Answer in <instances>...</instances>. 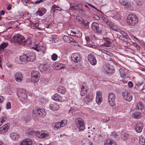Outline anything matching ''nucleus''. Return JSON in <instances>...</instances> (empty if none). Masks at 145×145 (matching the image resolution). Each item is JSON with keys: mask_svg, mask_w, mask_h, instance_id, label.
<instances>
[{"mask_svg": "<svg viewBox=\"0 0 145 145\" xmlns=\"http://www.w3.org/2000/svg\"><path fill=\"white\" fill-rule=\"evenodd\" d=\"M39 25V24L37 23L35 24H33L31 25V27H33L34 29L40 30V29L38 27Z\"/></svg>", "mask_w": 145, "mask_h": 145, "instance_id": "nucleus-45", "label": "nucleus"}, {"mask_svg": "<svg viewBox=\"0 0 145 145\" xmlns=\"http://www.w3.org/2000/svg\"><path fill=\"white\" fill-rule=\"evenodd\" d=\"M58 57L57 55H52L51 58L53 61H56Z\"/></svg>", "mask_w": 145, "mask_h": 145, "instance_id": "nucleus-52", "label": "nucleus"}, {"mask_svg": "<svg viewBox=\"0 0 145 145\" xmlns=\"http://www.w3.org/2000/svg\"><path fill=\"white\" fill-rule=\"evenodd\" d=\"M57 92L63 94H64L66 91L65 88L62 86H59L57 89Z\"/></svg>", "mask_w": 145, "mask_h": 145, "instance_id": "nucleus-30", "label": "nucleus"}, {"mask_svg": "<svg viewBox=\"0 0 145 145\" xmlns=\"http://www.w3.org/2000/svg\"><path fill=\"white\" fill-rule=\"evenodd\" d=\"M88 59L90 63L92 65H95L97 61L93 55H88Z\"/></svg>", "mask_w": 145, "mask_h": 145, "instance_id": "nucleus-18", "label": "nucleus"}, {"mask_svg": "<svg viewBox=\"0 0 145 145\" xmlns=\"http://www.w3.org/2000/svg\"><path fill=\"white\" fill-rule=\"evenodd\" d=\"M144 108L143 104L140 102H139L137 103V108L139 110H142Z\"/></svg>", "mask_w": 145, "mask_h": 145, "instance_id": "nucleus-38", "label": "nucleus"}, {"mask_svg": "<svg viewBox=\"0 0 145 145\" xmlns=\"http://www.w3.org/2000/svg\"><path fill=\"white\" fill-rule=\"evenodd\" d=\"M100 17H101L102 20L107 23V24L110 27L111 29L114 30V26L112 22H110L109 21V20H108L105 17L102 16L101 14Z\"/></svg>", "mask_w": 145, "mask_h": 145, "instance_id": "nucleus-19", "label": "nucleus"}, {"mask_svg": "<svg viewBox=\"0 0 145 145\" xmlns=\"http://www.w3.org/2000/svg\"><path fill=\"white\" fill-rule=\"evenodd\" d=\"M120 72L122 78H124L127 74V70L126 69H121L120 70Z\"/></svg>", "mask_w": 145, "mask_h": 145, "instance_id": "nucleus-33", "label": "nucleus"}, {"mask_svg": "<svg viewBox=\"0 0 145 145\" xmlns=\"http://www.w3.org/2000/svg\"><path fill=\"white\" fill-rule=\"evenodd\" d=\"M40 74L38 71L33 70L31 73V82L36 83L40 79Z\"/></svg>", "mask_w": 145, "mask_h": 145, "instance_id": "nucleus-3", "label": "nucleus"}, {"mask_svg": "<svg viewBox=\"0 0 145 145\" xmlns=\"http://www.w3.org/2000/svg\"><path fill=\"white\" fill-rule=\"evenodd\" d=\"M75 5L74 4L73 5H71V8L75 10L77 9L76 7L75 6Z\"/></svg>", "mask_w": 145, "mask_h": 145, "instance_id": "nucleus-63", "label": "nucleus"}, {"mask_svg": "<svg viewBox=\"0 0 145 145\" xmlns=\"http://www.w3.org/2000/svg\"><path fill=\"white\" fill-rule=\"evenodd\" d=\"M75 124L79 131H83L85 129L84 122L83 119L80 118H77L75 119Z\"/></svg>", "mask_w": 145, "mask_h": 145, "instance_id": "nucleus-1", "label": "nucleus"}, {"mask_svg": "<svg viewBox=\"0 0 145 145\" xmlns=\"http://www.w3.org/2000/svg\"><path fill=\"white\" fill-rule=\"evenodd\" d=\"M54 36L50 38V40L52 41V42H55V40H54Z\"/></svg>", "mask_w": 145, "mask_h": 145, "instance_id": "nucleus-61", "label": "nucleus"}, {"mask_svg": "<svg viewBox=\"0 0 145 145\" xmlns=\"http://www.w3.org/2000/svg\"><path fill=\"white\" fill-rule=\"evenodd\" d=\"M129 137V135L127 133H124L122 134L121 135V138L124 140H127Z\"/></svg>", "mask_w": 145, "mask_h": 145, "instance_id": "nucleus-35", "label": "nucleus"}, {"mask_svg": "<svg viewBox=\"0 0 145 145\" xmlns=\"http://www.w3.org/2000/svg\"><path fill=\"white\" fill-rule=\"evenodd\" d=\"M122 95L124 99L128 101H131L132 99V96L127 92H122Z\"/></svg>", "mask_w": 145, "mask_h": 145, "instance_id": "nucleus-15", "label": "nucleus"}, {"mask_svg": "<svg viewBox=\"0 0 145 145\" xmlns=\"http://www.w3.org/2000/svg\"><path fill=\"white\" fill-rule=\"evenodd\" d=\"M67 121L65 120H62L61 122H60V124H61V127L64 126L66 124H67Z\"/></svg>", "mask_w": 145, "mask_h": 145, "instance_id": "nucleus-47", "label": "nucleus"}, {"mask_svg": "<svg viewBox=\"0 0 145 145\" xmlns=\"http://www.w3.org/2000/svg\"><path fill=\"white\" fill-rule=\"evenodd\" d=\"M48 67L49 66L47 63L40 64L39 66L40 70L42 71H46Z\"/></svg>", "mask_w": 145, "mask_h": 145, "instance_id": "nucleus-26", "label": "nucleus"}, {"mask_svg": "<svg viewBox=\"0 0 145 145\" xmlns=\"http://www.w3.org/2000/svg\"><path fill=\"white\" fill-rule=\"evenodd\" d=\"M36 14L40 16H42L43 15V14L42 12L39 10L36 12Z\"/></svg>", "mask_w": 145, "mask_h": 145, "instance_id": "nucleus-55", "label": "nucleus"}, {"mask_svg": "<svg viewBox=\"0 0 145 145\" xmlns=\"http://www.w3.org/2000/svg\"><path fill=\"white\" fill-rule=\"evenodd\" d=\"M127 21L129 25H134L138 22L137 17L134 14H130L127 16Z\"/></svg>", "mask_w": 145, "mask_h": 145, "instance_id": "nucleus-2", "label": "nucleus"}, {"mask_svg": "<svg viewBox=\"0 0 145 145\" xmlns=\"http://www.w3.org/2000/svg\"><path fill=\"white\" fill-rule=\"evenodd\" d=\"M110 65L109 63H105L102 67V71L105 73L108 74L113 73L114 71L110 68Z\"/></svg>", "mask_w": 145, "mask_h": 145, "instance_id": "nucleus-7", "label": "nucleus"}, {"mask_svg": "<svg viewBox=\"0 0 145 145\" xmlns=\"http://www.w3.org/2000/svg\"><path fill=\"white\" fill-rule=\"evenodd\" d=\"M18 99L21 101H25L27 100V95L25 94V91L24 89H20L17 92Z\"/></svg>", "mask_w": 145, "mask_h": 145, "instance_id": "nucleus-5", "label": "nucleus"}, {"mask_svg": "<svg viewBox=\"0 0 145 145\" xmlns=\"http://www.w3.org/2000/svg\"><path fill=\"white\" fill-rule=\"evenodd\" d=\"M37 136L40 138H44L48 136V134L44 133L43 132H38L36 133Z\"/></svg>", "mask_w": 145, "mask_h": 145, "instance_id": "nucleus-29", "label": "nucleus"}, {"mask_svg": "<svg viewBox=\"0 0 145 145\" xmlns=\"http://www.w3.org/2000/svg\"><path fill=\"white\" fill-rule=\"evenodd\" d=\"M52 98L54 101H61L62 97L57 93H55L52 96Z\"/></svg>", "mask_w": 145, "mask_h": 145, "instance_id": "nucleus-24", "label": "nucleus"}, {"mask_svg": "<svg viewBox=\"0 0 145 145\" xmlns=\"http://www.w3.org/2000/svg\"><path fill=\"white\" fill-rule=\"evenodd\" d=\"M71 69L75 71L79 69L78 66L77 65L72 66L71 67Z\"/></svg>", "mask_w": 145, "mask_h": 145, "instance_id": "nucleus-50", "label": "nucleus"}, {"mask_svg": "<svg viewBox=\"0 0 145 145\" xmlns=\"http://www.w3.org/2000/svg\"><path fill=\"white\" fill-rule=\"evenodd\" d=\"M20 59L22 63H27L29 62V60H30L28 55H22L20 56Z\"/></svg>", "mask_w": 145, "mask_h": 145, "instance_id": "nucleus-20", "label": "nucleus"}, {"mask_svg": "<svg viewBox=\"0 0 145 145\" xmlns=\"http://www.w3.org/2000/svg\"><path fill=\"white\" fill-rule=\"evenodd\" d=\"M100 136L98 135H96L94 136V140L96 142H99V138Z\"/></svg>", "mask_w": 145, "mask_h": 145, "instance_id": "nucleus-48", "label": "nucleus"}, {"mask_svg": "<svg viewBox=\"0 0 145 145\" xmlns=\"http://www.w3.org/2000/svg\"><path fill=\"white\" fill-rule=\"evenodd\" d=\"M32 48L37 52H41L43 54H44L46 51V47L42 46H36L32 47Z\"/></svg>", "mask_w": 145, "mask_h": 145, "instance_id": "nucleus-16", "label": "nucleus"}, {"mask_svg": "<svg viewBox=\"0 0 145 145\" xmlns=\"http://www.w3.org/2000/svg\"><path fill=\"white\" fill-rule=\"evenodd\" d=\"M52 67L56 70L65 68V66L63 64L58 62L55 63L52 65Z\"/></svg>", "mask_w": 145, "mask_h": 145, "instance_id": "nucleus-10", "label": "nucleus"}, {"mask_svg": "<svg viewBox=\"0 0 145 145\" xmlns=\"http://www.w3.org/2000/svg\"><path fill=\"white\" fill-rule=\"evenodd\" d=\"M9 124H6L0 128V133H4L7 131L9 128Z\"/></svg>", "mask_w": 145, "mask_h": 145, "instance_id": "nucleus-25", "label": "nucleus"}, {"mask_svg": "<svg viewBox=\"0 0 145 145\" xmlns=\"http://www.w3.org/2000/svg\"><path fill=\"white\" fill-rule=\"evenodd\" d=\"M109 104L112 106H113L115 104V96L114 94L112 92H110L108 96Z\"/></svg>", "mask_w": 145, "mask_h": 145, "instance_id": "nucleus-8", "label": "nucleus"}, {"mask_svg": "<svg viewBox=\"0 0 145 145\" xmlns=\"http://www.w3.org/2000/svg\"><path fill=\"white\" fill-rule=\"evenodd\" d=\"M70 51L69 50H64L62 52V53L64 54H70Z\"/></svg>", "mask_w": 145, "mask_h": 145, "instance_id": "nucleus-56", "label": "nucleus"}, {"mask_svg": "<svg viewBox=\"0 0 145 145\" xmlns=\"http://www.w3.org/2000/svg\"><path fill=\"white\" fill-rule=\"evenodd\" d=\"M137 5V6H140L142 5V2L141 1V0H137L136 1Z\"/></svg>", "mask_w": 145, "mask_h": 145, "instance_id": "nucleus-51", "label": "nucleus"}, {"mask_svg": "<svg viewBox=\"0 0 145 145\" xmlns=\"http://www.w3.org/2000/svg\"><path fill=\"white\" fill-rule=\"evenodd\" d=\"M88 5H89V6H90V7H92V8L95 9L97 10L98 11L100 12V10H98L93 5H92L91 4H88Z\"/></svg>", "mask_w": 145, "mask_h": 145, "instance_id": "nucleus-62", "label": "nucleus"}, {"mask_svg": "<svg viewBox=\"0 0 145 145\" xmlns=\"http://www.w3.org/2000/svg\"><path fill=\"white\" fill-rule=\"evenodd\" d=\"M96 101L98 104H100V91H98L97 92Z\"/></svg>", "mask_w": 145, "mask_h": 145, "instance_id": "nucleus-37", "label": "nucleus"}, {"mask_svg": "<svg viewBox=\"0 0 145 145\" xmlns=\"http://www.w3.org/2000/svg\"><path fill=\"white\" fill-rule=\"evenodd\" d=\"M132 117L136 119H138L141 117V113L139 112H135L132 114Z\"/></svg>", "mask_w": 145, "mask_h": 145, "instance_id": "nucleus-34", "label": "nucleus"}, {"mask_svg": "<svg viewBox=\"0 0 145 145\" xmlns=\"http://www.w3.org/2000/svg\"><path fill=\"white\" fill-rule=\"evenodd\" d=\"M100 51H101V52L104 53L107 55L110 54V52L107 51L105 50H103V49H100Z\"/></svg>", "mask_w": 145, "mask_h": 145, "instance_id": "nucleus-54", "label": "nucleus"}, {"mask_svg": "<svg viewBox=\"0 0 145 145\" xmlns=\"http://www.w3.org/2000/svg\"><path fill=\"white\" fill-rule=\"evenodd\" d=\"M139 143L141 145H143L145 143V140L142 136H140L139 138Z\"/></svg>", "mask_w": 145, "mask_h": 145, "instance_id": "nucleus-40", "label": "nucleus"}, {"mask_svg": "<svg viewBox=\"0 0 145 145\" xmlns=\"http://www.w3.org/2000/svg\"><path fill=\"white\" fill-rule=\"evenodd\" d=\"M128 86L129 88L132 87L133 86V84L132 82L130 81L129 82Z\"/></svg>", "mask_w": 145, "mask_h": 145, "instance_id": "nucleus-60", "label": "nucleus"}, {"mask_svg": "<svg viewBox=\"0 0 145 145\" xmlns=\"http://www.w3.org/2000/svg\"><path fill=\"white\" fill-rule=\"evenodd\" d=\"M91 28L93 30L95 33L98 34H100V31H99V24L93 22L92 23L91 25Z\"/></svg>", "mask_w": 145, "mask_h": 145, "instance_id": "nucleus-13", "label": "nucleus"}, {"mask_svg": "<svg viewBox=\"0 0 145 145\" xmlns=\"http://www.w3.org/2000/svg\"><path fill=\"white\" fill-rule=\"evenodd\" d=\"M71 58L72 61L75 62H78L80 60V55H72Z\"/></svg>", "mask_w": 145, "mask_h": 145, "instance_id": "nucleus-28", "label": "nucleus"}, {"mask_svg": "<svg viewBox=\"0 0 145 145\" xmlns=\"http://www.w3.org/2000/svg\"><path fill=\"white\" fill-rule=\"evenodd\" d=\"M82 145H93V143L92 142L88 140L86 141L85 143H84Z\"/></svg>", "mask_w": 145, "mask_h": 145, "instance_id": "nucleus-49", "label": "nucleus"}, {"mask_svg": "<svg viewBox=\"0 0 145 145\" xmlns=\"http://www.w3.org/2000/svg\"><path fill=\"white\" fill-rule=\"evenodd\" d=\"M101 40L100 42L101 43L100 46L109 47L111 46V42L108 39L103 38V39H101Z\"/></svg>", "mask_w": 145, "mask_h": 145, "instance_id": "nucleus-9", "label": "nucleus"}, {"mask_svg": "<svg viewBox=\"0 0 145 145\" xmlns=\"http://www.w3.org/2000/svg\"><path fill=\"white\" fill-rule=\"evenodd\" d=\"M16 81L18 82H20L22 81L23 76L20 72H18L15 73L14 74Z\"/></svg>", "mask_w": 145, "mask_h": 145, "instance_id": "nucleus-11", "label": "nucleus"}, {"mask_svg": "<svg viewBox=\"0 0 145 145\" xmlns=\"http://www.w3.org/2000/svg\"><path fill=\"white\" fill-rule=\"evenodd\" d=\"M116 14V10H115L110 11L107 13V14L109 16L112 17L114 19V14Z\"/></svg>", "mask_w": 145, "mask_h": 145, "instance_id": "nucleus-36", "label": "nucleus"}, {"mask_svg": "<svg viewBox=\"0 0 145 145\" xmlns=\"http://www.w3.org/2000/svg\"><path fill=\"white\" fill-rule=\"evenodd\" d=\"M121 35H120V39H121V40H125V39H123L122 38V37H127V34L125 33V32L123 31H121Z\"/></svg>", "mask_w": 145, "mask_h": 145, "instance_id": "nucleus-44", "label": "nucleus"}, {"mask_svg": "<svg viewBox=\"0 0 145 145\" xmlns=\"http://www.w3.org/2000/svg\"><path fill=\"white\" fill-rule=\"evenodd\" d=\"M142 129L143 126L142 123H138L136 125L135 129L137 133H140L142 131Z\"/></svg>", "mask_w": 145, "mask_h": 145, "instance_id": "nucleus-23", "label": "nucleus"}, {"mask_svg": "<svg viewBox=\"0 0 145 145\" xmlns=\"http://www.w3.org/2000/svg\"><path fill=\"white\" fill-rule=\"evenodd\" d=\"M29 57V61H33L35 59V55H28Z\"/></svg>", "mask_w": 145, "mask_h": 145, "instance_id": "nucleus-43", "label": "nucleus"}, {"mask_svg": "<svg viewBox=\"0 0 145 145\" xmlns=\"http://www.w3.org/2000/svg\"><path fill=\"white\" fill-rule=\"evenodd\" d=\"M104 145H117L116 143L113 140L108 139L105 141Z\"/></svg>", "mask_w": 145, "mask_h": 145, "instance_id": "nucleus-27", "label": "nucleus"}, {"mask_svg": "<svg viewBox=\"0 0 145 145\" xmlns=\"http://www.w3.org/2000/svg\"><path fill=\"white\" fill-rule=\"evenodd\" d=\"M81 89L80 92V95L81 96H84L87 92V90L88 89L86 86V84L84 83H83L80 87Z\"/></svg>", "mask_w": 145, "mask_h": 145, "instance_id": "nucleus-12", "label": "nucleus"}, {"mask_svg": "<svg viewBox=\"0 0 145 145\" xmlns=\"http://www.w3.org/2000/svg\"><path fill=\"white\" fill-rule=\"evenodd\" d=\"M37 113L39 116L41 117H44L46 114V112L43 108L38 109L37 110Z\"/></svg>", "mask_w": 145, "mask_h": 145, "instance_id": "nucleus-21", "label": "nucleus"}, {"mask_svg": "<svg viewBox=\"0 0 145 145\" xmlns=\"http://www.w3.org/2000/svg\"><path fill=\"white\" fill-rule=\"evenodd\" d=\"M119 3L122 5L124 6L126 8H129L131 6V4L127 0H119Z\"/></svg>", "mask_w": 145, "mask_h": 145, "instance_id": "nucleus-14", "label": "nucleus"}, {"mask_svg": "<svg viewBox=\"0 0 145 145\" xmlns=\"http://www.w3.org/2000/svg\"><path fill=\"white\" fill-rule=\"evenodd\" d=\"M49 107L50 109L56 110L59 109V105L56 103L51 102L49 105Z\"/></svg>", "mask_w": 145, "mask_h": 145, "instance_id": "nucleus-17", "label": "nucleus"}, {"mask_svg": "<svg viewBox=\"0 0 145 145\" xmlns=\"http://www.w3.org/2000/svg\"><path fill=\"white\" fill-rule=\"evenodd\" d=\"M63 39L65 42L71 43L72 45L74 46H78L79 47L81 46L78 42L70 37L64 36L63 37Z\"/></svg>", "mask_w": 145, "mask_h": 145, "instance_id": "nucleus-6", "label": "nucleus"}, {"mask_svg": "<svg viewBox=\"0 0 145 145\" xmlns=\"http://www.w3.org/2000/svg\"><path fill=\"white\" fill-rule=\"evenodd\" d=\"M7 120L6 117L5 116H3L2 117V118L1 120V122L3 123L4 122H5Z\"/></svg>", "mask_w": 145, "mask_h": 145, "instance_id": "nucleus-59", "label": "nucleus"}, {"mask_svg": "<svg viewBox=\"0 0 145 145\" xmlns=\"http://www.w3.org/2000/svg\"><path fill=\"white\" fill-rule=\"evenodd\" d=\"M14 41L20 44H22L24 45L25 44L26 40H25L24 37L20 34H17L13 37Z\"/></svg>", "mask_w": 145, "mask_h": 145, "instance_id": "nucleus-4", "label": "nucleus"}, {"mask_svg": "<svg viewBox=\"0 0 145 145\" xmlns=\"http://www.w3.org/2000/svg\"><path fill=\"white\" fill-rule=\"evenodd\" d=\"M8 43L3 42L0 45V47L4 50L5 48H6L8 46Z\"/></svg>", "mask_w": 145, "mask_h": 145, "instance_id": "nucleus-41", "label": "nucleus"}, {"mask_svg": "<svg viewBox=\"0 0 145 145\" xmlns=\"http://www.w3.org/2000/svg\"><path fill=\"white\" fill-rule=\"evenodd\" d=\"M11 104L10 102L8 103L6 105V108L7 109H10L11 108Z\"/></svg>", "mask_w": 145, "mask_h": 145, "instance_id": "nucleus-57", "label": "nucleus"}, {"mask_svg": "<svg viewBox=\"0 0 145 145\" xmlns=\"http://www.w3.org/2000/svg\"><path fill=\"white\" fill-rule=\"evenodd\" d=\"M82 25L85 28H86L88 27V24L89 22H87L86 21L83 20L82 22Z\"/></svg>", "mask_w": 145, "mask_h": 145, "instance_id": "nucleus-46", "label": "nucleus"}, {"mask_svg": "<svg viewBox=\"0 0 145 145\" xmlns=\"http://www.w3.org/2000/svg\"><path fill=\"white\" fill-rule=\"evenodd\" d=\"M93 18L97 20H99L100 19V17L97 15H94Z\"/></svg>", "mask_w": 145, "mask_h": 145, "instance_id": "nucleus-58", "label": "nucleus"}, {"mask_svg": "<svg viewBox=\"0 0 145 145\" xmlns=\"http://www.w3.org/2000/svg\"><path fill=\"white\" fill-rule=\"evenodd\" d=\"M76 19L78 21L81 22L82 23L83 21V19L79 16H77L76 18Z\"/></svg>", "mask_w": 145, "mask_h": 145, "instance_id": "nucleus-53", "label": "nucleus"}, {"mask_svg": "<svg viewBox=\"0 0 145 145\" xmlns=\"http://www.w3.org/2000/svg\"><path fill=\"white\" fill-rule=\"evenodd\" d=\"M114 15V19H117V20H120L121 19V15L118 11H116V14H115Z\"/></svg>", "mask_w": 145, "mask_h": 145, "instance_id": "nucleus-39", "label": "nucleus"}, {"mask_svg": "<svg viewBox=\"0 0 145 145\" xmlns=\"http://www.w3.org/2000/svg\"><path fill=\"white\" fill-rule=\"evenodd\" d=\"M10 136L11 139L15 140H18L19 137V135L16 133L10 134Z\"/></svg>", "mask_w": 145, "mask_h": 145, "instance_id": "nucleus-32", "label": "nucleus"}, {"mask_svg": "<svg viewBox=\"0 0 145 145\" xmlns=\"http://www.w3.org/2000/svg\"><path fill=\"white\" fill-rule=\"evenodd\" d=\"M32 140L29 138L24 139L20 143V145H31Z\"/></svg>", "mask_w": 145, "mask_h": 145, "instance_id": "nucleus-22", "label": "nucleus"}, {"mask_svg": "<svg viewBox=\"0 0 145 145\" xmlns=\"http://www.w3.org/2000/svg\"><path fill=\"white\" fill-rule=\"evenodd\" d=\"M92 95L91 94L87 95L84 99V101L86 103L91 102L92 99Z\"/></svg>", "mask_w": 145, "mask_h": 145, "instance_id": "nucleus-31", "label": "nucleus"}, {"mask_svg": "<svg viewBox=\"0 0 145 145\" xmlns=\"http://www.w3.org/2000/svg\"><path fill=\"white\" fill-rule=\"evenodd\" d=\"M53 126L54 128L55 129H57L61 127V124H60V122H58L57 123H55Z\"/></svg>", "mask_w": 145, "mask_h": 145, "instance_id": "nucleus-42", "label": "nucleus"}, {"mask_svg": "<svg viewBox=\"0 0 145 145\" xmlns=\"http://www.w3.org/2000/svg\"><path fill=\"white\" fill-rule=\"evenodd\" d=\"M3 96L0 95V103H2L3 102Z\"/></svg>", "mask_w": 145, "mask_h": 145, "instance_id": "nucleus-64", "label": "nucleus"}]
</instances>
